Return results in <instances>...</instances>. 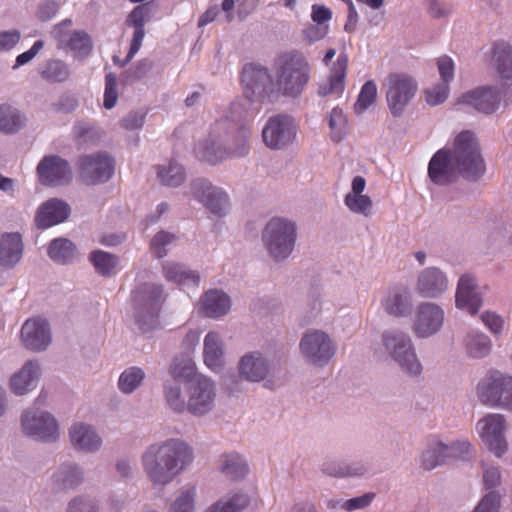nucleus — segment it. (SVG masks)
<instances>
[{"mask_svg":"<svg viewBox=\"0 0 512 512\" xmlns=\"http://www.w3.org/2000/svg\"><path fill=\"white\" fill-rule=\"evenodd\" d=\"M145 376L142 368L137 366L128 367L120 373L117 387L122 394L130 395L142 385Z\"/></svg>","mask_w":512,"mask_h":512,"instance_id":"nucleus-47","label":"nucleus"},{"mask_svg":"<svg viewBox=\"0 0 512 512\" xmlns=\"http://www.w3.org/2000/svg\"><path fill=\"white\" fill-rule=\"evenodd\" d=\"M175 236L168 232H158L152 239L151 249L158 258L166 256L168 246L172 244Z\"/></svg>","mask_w":512,"mask_h":512,"instance_id":"nucleus-58","label":"nucleus"},{"mask_svg":"<svg viewBox=\"0 0 512 512\" xmlns=\"http://www.w3.org/2000/svg\"><path fill=\"white\" fill-rule=\"evenodd\" d=\"M483 304V294L476 276L471 273L462 274L457 282L455 306L470 315H476Z\"/></svg>","mask_w":512,"mask_h":512,"instance_id":"nucleus-25","label":"nucleus"},{"mask_svg":"<svg viewBox=\"0 0 512 512\" xmlns=\"http://www.w3.org/2000/svg\"><path fill=\"white\" fill-rule=\"evenodd\" d=\"M366 186V179L363 176L353 177L350 189L345 194L343 202L352 214L368 218L373 215L374 203L372 198L365 193Z\"/></svg>","mask_w":512,"mask_h":512,"instance_id":"nucleus-28","label":"nucleus"},{"mask_svg":"<svg viewBox=\"0 0 512 512\" xmlns=\"http://www.w3.org/2000/svg\"><path fill=\"white\" fill-rule=\"evenodd\" d=\"M78 166L82 180L91 185L107 182L114 173V160L106 152L82 156Z\"/></svg>","mask_w":512,"mask_h":512,"instance_id":"nucleus-21","label":"nucleus"},{"mask_svg":"<svg viewBox=\"0 0 512 512\" xmlns=\"http://www.w3.org/2000/svg\"><path fill=\"white\" fill-rule=\"evenodd\" d=\"M381 303L388 314L396 317L407 316L412 309L411 293L406 288L394 287L387 291Z\"/></svg>","mask_w":512,"mask_h":512,"instance_id":"nucleus-38","label":"nucleus"},{"mask_svg":"<svg viewBox=\"0 0 512 512\" xmlns=\"http://www.w3.org/2000/svg\"><path fill=\"white\" fill-rule=\"evenodd\" d=\"M192 197L215 218H225L231 209V200L228 192L212 184L205 178H198L190 183Z\"/></svg>","mask_w":512,"mask_h":512,"instance_id":"nucleus-15","label":"nucleus"},{"mask_svg":"<svg viewBox=\"0 0 512 512\" xmlns=\"http://www.w3.org/2000/svg\"><path fill=\"white\" fill-rule=\"evenodd\" d=\"M416 81L407 74H391L386 80V100L391 113L400 116L414 98Z\"/></svg>","mask_w":512,"mask_h":512,"instance_id":"nucleus-19","label":"nucleus"},{"mask_svg":"<svg viewBox=\"0 0 512 512\" xmlns=\"http://www.w3.org/2000/svg\"><path fill=\"white\" fill-rule=\"evenodd\" d=\"M298 240V225L295 220L274 216L261 231L264 251L274 263L286 262L294 253Z\"/></svg>","mask_w":512,"mask_h":512,"instance_id":"nucleus-2","label":"nucleus"},{"mask_svg":"<svg viewBox=\"0 0 512 512\" xmlns=\"http://www.w3.org/2000/svg\"><path fill=\"white\" fill-rule=\"evenodd\" d=\"M273 69L277 93L286 97H298L310 78V65L306 57L294 50L278 54Z\"/></svg>","mask_w":512,"mask_h":512,"instance_id":"nucleus-3","label":"nucleus"},{"mask_svg":"<svg viewBox=\"0 0 512 512\" xmlns=\"http://www.w3.org/2000/svg\"><path fill=\"white\" fill-rule=\"evenodd\" d=\"M117 99V78L114 74L110 73L105 78L104 107L106 109L113 108L117 103Z\"/></svg>","mask_w":512,"mask_h":512,"instance_id":"nucleus-61","label":"nucleus"},{"mask_svg":"<svg viewBox=\"0 0 512 512\" xmlns=\"http://www.w3.org/2000/svg\"><path fill=\"white\" fill-rule=\"evenodd\" d=\"M22 237L17 232L4 233L0 236V266L12 268L18 264L23 255Z\"/></svg>","mask_w":512,"mask_h":512,"instance_id":"nucleus-39","label":"nucleus"},{"mask_svg":"<svg viewBox=\"0 0 512 512\" xmlns=\"http://www.w3.org/2000/svg\"><path fill=\"white\" fill-rule=\"evenodd\" d=\"M39 74L50 83H61L69 79L70 68L60 59H49L40 67Z\"/></svg>","mask_w":512,"mask_h":512,"instance_id":"nucleus-48","label":"nucleus"},{"mask_svg":"<svg viewBox=\"0 0 512 512\" xmlns=\"http://www.w3.org/2000/svg\"><path fill=\"white\" fill-rule=\"evenodd\" d=\"M236 370L237 377L231 376L223 380V387L229 395L242 393L244 382L260 383L266 380L271 373V364L260 351H250L239 358Z\"/></svg>","mask_w":512,"mask_h":512,"instance_id":"nucleus-6","label":"nucleus"},{"mask_svg":"<svg viewBox=\"0 0 512 512\" xmlns=\"http://www.w3.org/2000/svg\"><path fill=\"white\" fill-rule=\"evenodd\" d=\"M196 489L194 487L182 490L170 503L168 512H195Z\"/></svg>","mask_w":512,"mask_h":512,"instance_id":"nucleus-52","label":"nucleus"},{"mask_svg":"<svg viewBox=\"0 0 512 512\" xmlns=\"http://www.w3.org/2000/svg\"><path fill=\"white\" fill-rule=\"evenodd\" d=\"M99 506L95 498L79 495L71 499L66 512H98Z\"/></svg>","mask_w":512,"mask_h":512,"instance_id":"nucleus-55","label":"nucleus"},{"mask_svg":"<svg viewBox=\"0 0 512 512\" xmlns=\"http://www.w3.org/2000/svg\"><path fill=\"white\" fill-rule=\"evenodd\" d=\"M50 258L61 264L72 262L76 258V247L68 239L57 238L54 239L48 248Z\"/></svg>","mask_w":512,"mask_h":512,"instance_id":"nucleus-49","label":"nucleus"},{"mask_svg":"<svg viewBox=\"0 0 512 512\" xmlns=\"http://www.w3.org/2000/svg\"><path fill=\"white\" fill-rule=\"evenodd\" d=\"M245 117L246 111L242 103L236 101L218 118L219 122H224L227 126V132L222 133V139L229 152V158L244 157L249 153L251 130L244 123Z\"/></svg>","mask_w":512,"mask_h":512,"instance_id":"nucleus-4","label":"nucleus"},{"mask_svg":"<svg viewBox=\"0 0 512 512\" xmlns=\"http://www.w3.org/2000/svg\"><path fill=\"white\" fill-rule=\"evenodd\" d=\"M149 17V8L146 5L135 7L129 14L126 24L133 28H144L145 22Z\"/></svg>","mask_w":512,"mask_h":512,"instance_id":"nucleus-63","label":"nucleus"},{"mask_svg":"<svg viewBox=\"0 0 512 512\" xmlns=\"http://www.w3.org/2000/svg\"><path fill=\"white\" fill-rule=\"evenodd\" d=\"M72 21L65 19L53 27L52 37L58 49L71 52L75 58L87 57L93 48L91 37L83 30L70 29Z\"/></svg>","mask_w":512,"mask_h":512,"instance_id":"nucleus-17","label":"nucleus"},{"mask_svg":"<svg viewBox=\"0 0 512 512\" xmlns=\"http://www.w3.org/2000/svg\"><path fill=\"white\" fill-rule=\"evenodd\" d=\"M187 400L183 398V408L176 412L188 411L194 416H204L215 407L217 387L215 381L207 375L198 376L186 386Z\"/></svg>","mask_w":512,"mask_h":512,"instance_id":"nucleus-14","label":"nucleus"},{"mask_svg":"<svg viewBox=\"0 0 512 512\" xmlns=\"http://www.w3.org/2000/svg\"><path fill=\"white\" fill-rule=\"evenodd\" d=\"M428 176L436 185H447L462 176L459 165L449 154L448 148L438 150L428 165Z\"/></svg>","mask_w":512,"mask_h":512,"instance_id":"nucleus-26","label":"nucleus"},{"mask_svg":"<svg viewBox=\"0 0 512 512\" xmlns=\"http://www.w3.org/2000/svg\"><path fill=\"white\" fill-rule=\"evenodd\" d=\"M41 367L36 361H27L19 370L14 372L9 380L10 390L17 396L32 392L38 385Z\"/></svg>","mask_w":512,"mask_h":512,"instance_id":"nucleus-33","label":"nucleus"},{"mask_svg":"<svg viewBox=\"0 0 512 512\" xmlns=\"http://www.w3.org/2000/svg\"><path fill=\"white\" fill-rule=\"evenodd\" d=\"M492 64L501 80L512 81V44L496 43L492 50Z\"/></svg>","mask_w":512,"mask_h":512,"instance_id":"nucleus-42","label":"nucleus"},{"mask_svg":"<svg viewBox=\"0 0 512 512\" xmlns=\"http://www.w3.org/2000/svg\"><path fill=\"white\" fill-rule=\"evenodd\" d=\"M70 212V207L65 201L52 198L38 207L34 221L38 228L46 229L64 222Z\"/></svg>","mask_w":512,"mask_h":512,"instance_id":"nucleus-31","label":"nucleus"},{"mask_svg":"<svg viewBox=\"0 0 512 512\" xmlns=\"http://www.w3.org/2000/svg\"><path fill=\"white\" fill-rule=\"evenodd\" d=\"M136 310L138 323L144 327L147 323L153 325L166 300L163 286L156 283H142L131 294Z\"/></svg>","mask_w":512,"mask_h":512,"instance_id":"nucleus-12","label":"nucleus"},{"mask_svg":"<svg viewBox=\"0 0 512 512\" xmlns=\"http://www.w3.org/2000/svg\"><path fill=\"white\" fill-rule=\"evenodd\" d=\"M449 154L459 165L462 177L476 181L485 171V162L481 155L480 146L472 131L464 130L453 140Z\"/></svg>","mask_w":512,"mask_h":512,"instance_id":"nucleus-5","label":"nucleus"},{"mask_svg":"<svg viewBox=\"0 0 512 512\" xmlns=\"http://www.w3.org/2000/svg\"><path fill=\"white\" fill-rule=\"evenodd\" d=\"M52 481L61 489H74L84 481V470L76 462H64L54 471Z\"/></svg>","mask_w":512,"mask_h":512,"instance_id":"nucleus-41","label":"nucleus"},{"mask_svg":"<svg viewBox=\"0 0 512 512\" xmlns=\"http://www.w3.org/2000/svg\"><path fill=\"white\" fill-rule=\"evenodd\" d=\"M325 121L329 127V138L332 142L339 143L347 137L350 125L342 108L337 106L327 112Z\"/></svg>","mask_w":512,"mask_h":512,"instance_id":"nucleus-43","label":"nucleus"},{"mask_svg":"<svg viewBox=\"0 0 512 512\" xmlns=\"http://www.w3.org/2000/svg\"><path fill=\"white\" fill-rule=\"evenodd\" d=\"M461 347L469 359L480 360L490 355L493 344L488 335L472 330L463 336Z\"/></svg>","mask_w":512,"mask_h":512,"instance_id":"nucleus-37","label":"nucleus"},{"mask_svg":"<svg viewBox=\"0 0 512 512\" xmlns=\"http://www.w3.org/2000/svg\"><path fill=\"white\" fill-rule=\"evenodd\" d=\"M204 374L197 371L192 358L186 355L175 357L168 368V376L163 383V392L171 409L183 408L181 384L190 385L192 380Z\"/></svg>","mask_w":512,"mask_h":512,"instance_id":"nucleus-8","label":"nucleus"},{"mask_svg":"<svg viewBox=\"0 0 512 512\" xmlns=\"http://www.w3.org/2000/svg\"><path fill=\"white\" fill-rule=\"evenodd\" d=\"M374 499L373 493H366L364 495L347 499L344 502H338L340 509L347 512L360 510L368 507Z\"/></svg>","mask_w":512,"mask_h":512,"instance_id":"nucleus-62","label":"nucleus"},{"mask_svg":"<svg viewBox=\"0 0 512 512\" xmlns=\"http://www.w3.org/2000/svg\"><path fill=\"white\" fill-rule=\"evenodd\" d=\"M90 260L96 271L103 276H111L119 270V258L111 253L97 250L91 253Z\"/></svg>","mask_w":512,"mask_h":512,"instance_id":"nucleus-50","label":"nucleus"},{"mask_svg":"<svg viewBox=\"0 0 512 512\" xmlns=\"http://www.w3.org/2000/svg\"><path fill=\"white\" fill-rule=\"evenodd\" d=\"M457 104H464L479 112L490 114L499 108V90L495 87H479L464 93L458 98Z\"/></svg>","mask_w":512,"mask_h":512,"instance_id":"nucleus-30","label":"nucleus"},{"mask_svg":"<svg viewBox=\"0 0 512 512\" xmlns=\"http://www.w3.org/2000/svg\"><path fill=\"white\" fill-rule=\"evenodd\" d=\"M416 293L426 299H439L450 289V280L445 271L436 266L420 270L415 281Z\"/></svg>","mask_w":512,"mask_h":512,"instance_id":"nucleus-23","label":"nucleus"},{"mask_svg":"<svg viewBox=\"0 0 512 512\" xmlns=\"http://www.w3.org/2000/svg\"><path fill=\"white\" fill-rule=\"evenodd\" d=\"M480 402L492 408L512 410V376L500 371L488 372L477 384Z\"/></svg>","mask_w":512,"mask_h":512,"instance_id":"nucleus-11","label":"nucleus"},{"mask_svg":"<svg viewBox=\"0 0 512 512\" xmlns=\"http://www.w3.org/2000/svg\"><path fill=\"white\" fill-rule=\"evenodd\" d=\"M227 126L219 119L212 124L208 136L199 142L195 148L196 156L210 164H218L229 158V152L225 148L222 133H226Z\"/></svg>","mask_w":512,"mask_h":512,"instance_id":"nucleus-22","label":"nucleus"},{"mask_svg":"<svg viewBox=\"0 0 512 512\" xmlns=\"http://www.w3.org/2000/svg\"><path fill=\"white\" fill-rule=\"evenodd\" d=\"M219 468L223 474L233 480L243 479L249 472L247 460L235 452L222 455Z\"/></svg>","mask_w":512,"mask_h":512,"instance_id":"nucleus-44","label":"nucleus"},{"mask_svg":"<svg viewBox=\"0 0 512 512\" xmlns=\"http://www.w3.org/2000/svg\"><path fill=\"white\" fill-rule=\"evenodd\" d=\"M507 428L506 417L500 413L486 414L475 425L480 440L496 458H502L509 450Z\"/></svg>","mask_w":512,"mask_h":512,"instance_id":"nucleus-13","label":"nucleus"},{"mask_svg":"<svg viewBox=\"0 0 512 512\" xmlns=\"http://www.w3.org/2000/svg\"><path fill=\"white\" fill-rule=\"evenodd\" d=\"M21 337L28 349L32 351L45 350L51 342L50 326L42 318L28 319L22 326Z\"/></svg>","mask_w":512,"mask_h":512,"instance_id":"nucleus-29","label":"nucleus"},{"mask_svg":"<svg viewBox=\"0 0 512 512\" xmlns=\"http://www.w3.org/2000/svg\"><path fill=\"white\" fill-rule=\"evenodd\" d=\"M501 496L497 491L486 493L472 510V512H499Z\"/></svg>","mask_w":512,"mask_h":512,"instance_id":"nucleus-57","label":"nucleus"},{"mask_svg":"<svg viewBox=\"0 0 512 512\" xmlns=\"http://www.w3.org/2000/svg\"><path fill=\"white\" fill-rule=\"evenodd\" d=\"M449 92V84L439 82L425 90V98L429 105L436 106L448 98Z\"/></svg>","mask_w":512,"mask_h":512,"instance_id":"nucleus-56","label":"nucleus"},{"mask_svg":"<svg viewBox=\"0 0 512 512\" xmlns=\"http://www.w3.org/2000/svg\"><path fill=\"white\" fill-rule=\"evenodd\" d=\"M225 348L221 335L216 331L206 334L203 342L205 365L213 372H220L225 364Z\"/></svg>","mask_w":512,"mask_h":512,"instance_id":"nucleus-36","label":"nucleus"},{"mask_svg":"<svg viewBox=\"0 0 512 512\" xmlns=\"http://www.w3.org/2000/svg\"><path fill=\"white\" fill-rule=\"evenodd\" d=\"M322 470L325 474L334 477H356L366 474L368 468L361 463H350L338 466H325Z\"/></svg>","mask_w":512,"mask_h":512,"instance_id":"nucleus-54","label":"nucleus"},{"mask_svg":"<svg viewBox=\"0 0 512 512\" xmlns=\"http://www.w3.org/2000/svg\"><path fill=\"white\" fill-rule=\"evenodd\" d=\"M241 81L245 94L252 100H273L276 97V83L267 68L248 64L243 68Z\"/></svg>","mask_w":512,"mask_h":512,"instance_id":"nucleus-16","label":"nucleus"},{"mask_svg":"<svg viewBox=\"0 0 512 512\" xmlns=\"http://www.w3.org/2000/svg\"><path fill=\"white\" fill-rule=\"evenodd\" d=\"M482 478L486 489L498 487L502 481L500 467L493 464L483 463Z\"/></svg>","mask_w":512,"mask_h":512,"instance_id":"nucleus-59","label":"nucleus"},{"mask_svg":"<svg viewBox=\"0 0 512 512\" xmlns=\"http://www.w3.org/2000/svg\"><path fill=\"white\" fill-rule=\"evenodd\" d=\"M248 504L247 494L235 492L217 501L206 512H240Z\"/></svg>","mask_w":512,"mask_h":512,"instance_id":"nucleus-51","label":"nucleus"},{"mask_svg":"<svg viewBox=\"0 0 512 512\" xmlns=\"http://www.w3.org/2000/svg\"><path fill=\"white\" fill-rule=\"evenodd\" d=\"M164 278L171 283L183 287H198L200 277L197 272L177 262L167 261L162 265Z\"/></svg>","mask_w":512,"mask_h":512,"instance_id":"nucleus-40","label":"nucleus"},{"mask_svg":"<svg viewBox=\"0 0 512 512\" xmlns=\"http://www.w3.org/2000/svg\"><path fill=\"white\" fill-rule=\"evenodd\" d=\"M448 450V443L439 435H429L425 439L424 448L421 452V465L428 470H432L449 462Z\"/></svg>","mask_w":512,"mask_h":512,"instance_id":"nucleus-35","label":"nucleus"},{"mask_svg":"<svg viewBox=\"0 0 512 512\" xmlns=\"http://www.w3.org/2000/svg\"><path fill=\"white\" fill-rule=\"evenodd\" d=\"M24 115L10 105H0V132L14 134L25 125Z\"/></svg>","mask_w":512,"mask_h":512,"instance_id":"nucleus-46","label":"nucleus"},{"mask_svg":"<svg viewBox=\"0 0 512 512\" xmlns=\"http://www.w3.org/2000/svg\"><path fill=\"white\" fill-rule=\"evenodd\" d=\"M192 461V448L177 438L154 442L140 456L143 472L155 488L170 484Z\"/></svg>","mask_w":512,"mask_h":512,"instance_id":"nucleus-1","label":"nucleus"},{"mask_svg":"<svg viewBox=\"0 0 512 512\" xmlns=\"http://www.w3.org/2000/svg\"><path fill=\"white\" fill-rule=\"evenodd\" d=\"M230 296L220 289L206 291L199 300V313L207 318L219 319L231 310Z\"/></svg>","mask_w":512,"mask_h":512,"instance_id":"nucleus-34","label":"nucleus"},{"mask_svg":"<svg viewBox=\"0 0 512 512\" xmlns=\"http://www.w3.org/2000/svg\"><path fill=\"white\" fill-rule=\"evenodd\" d=\"M449 461L469 459L472 445L468 440H455L448 443Z\"/></svg>","mask_w":512,"mask_h":512,"instance_id":"nucleus-60","label":"nucleus"},{"mask_svg":"<svg viewBox=\"0 0 512 512\" xmlns=\"http://www.w3.org/2000/svg\"><path fill=\"white\" fill-rule=\"evenodd\" d=\"M348 66V57L341 53L333 64L330 75L318 87V94L322 97L339 98L345 89V77Z\"/></svg>","mask_w":512,"mask_h":512,"instance_id":"nucleus-32","label":"nucleus"},{"mask_svg":"<svg viewBox=\"0 0 512 512\" xmlns=\"http://www.w3.org/2000/svg\"><path fill=\"white\" fill-rule=\"evenodd\" d=\"M382 344L387 355L410 375L422 372V364L417 357L410 336L400 330H388L382 334Z\"/></svg>","mask_w":512,"mask_h":512,"instance_id":"nucleus-10","label":"nucleus"},{"mask_svg":"<svg viewBox=\"0 0 512 512\" xmlns=\"http://www.w3.org/2000/svg\"><path fill=\"white\" fill-rule=\"evenodd\" d=\"M377 97V85L374 81H367L361 88L357 101L354 104V112L358 115L363 114Z\"/></svg>","mask_w":512,"mask_h":512,"instance_id":"nucleus-53","label":"nucleus"},{"mask_svg":"<svg viewBox=\"0 0 512 512\" xmlns=\"http://www.w3.org/2000/svg\"><path fill=\"white\" fill-rule=\"evenodd\" d=\"M297 136L295 120L286 114L271 116L262 129L264 144L274 150L283 149L291 145Z\"/></svg>","mask_w":512,"mask_h":512,"instance_id":"nucleus-18","label":"nucleus"},{"mask_svg":"<svg viewBox=\"0 0 512 512\" xmlns=\"http://www.w3.org/2000/svg\"><path fill=\"white\" fill-rule=\"evenodd\" d=\"M299 353L310 366L322 368L329 364L337 352L332 335L322 329L307 330L299 341Z\"/></svg>","mask_w":512,"mask_h":512,"instance_id":"nucleus-9","label":"nucleus"},{"mask_svg":"<svg viewBox=\"0 0 512 512\" xmlns=\"http://www.w3.org/2000/svg\"><path fill=\"white\" fill-rule=\"evenodd\" d=\"M157 178L162 185L178 187L184 182L186 173L181 164L170 160L158 166Z\"/></svg>","mask_w":512,"mask_h":512,"instance_id":"nucleus-45","label":"nucleus"},{"mask_svg":"<svg viewBox=\"0 0 512 512\" xmlns=\"http://www.w3.org/2000/svg\"><path fill=\"white\" fill-rule=\"evenodd\" d=\"M481 320L487 329L491 331V333L495 335L502 333L505 321L500 315L494 312L486 311L481 314Z\"/></svg>","mask_w":512,"mask_h":512,"instance_id":"nucleus-64","label":"nucleus"},{"mask_svg":"<svg viewBox=\"0 0 512 512\" xmlns=\"http://www.w3.org/2000/svg\"><path fill=\"white\" fill-rule=\"evenodd\" d=\"M39 182L44 186H64L72 180V170L69 163L57 155L44 156L36 168Z\"/></svg>","mask_w":512,"mask_h":512,"instance_id":"nucleus-24","label":"nucleus"},{"mask_svg":"<svg viewBox=\"0 0 512 512\" xmlns=\"http://www.w3.org/2000/svg\"><path fill=\"white\" fill-rule=\"evenodd\" d=\"M68 436L73 449L81 453H97L103 444L96 427L85 422L73 423L68 430Z\"/></svg>","mask_w":512,"mask_h":512,"instance_id":"nucleus-27","label":"nucleus"},{"mask_svg":"<svg viewBox=\"0 0 512 512\" xmlns=\"http://www.w3.org/2000/svg\"><path fill=\"white\" fill-rule=\"evenodd\" d=\"M20 428L26 437L41 443H55L61 436L58 419L48 410L37 406L22 411Z\"/></svg>","mask_w":512,"mask_h":512,"instance_id":"nucleus-7","label":"nucleus"},{"mask_svg":"<svg viewBox=\"0 0 512 512\" xmlns=\"http://www.w3.org/2000/svg\"><path fill=\"white\" fill-rule=\"evenodd\" d=\"M445 320L443 308L434 302H422L415 311L412 331L421 339L429 338L441 331Z\"/></svg>","mask_w":512,"mask_h":512,"instance_id":"nucleus-20","label":"nucleus"}]
</instances>
